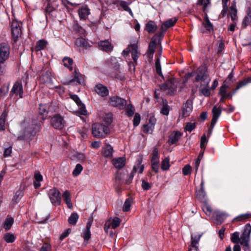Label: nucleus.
Listing matches in <instances>:
<instances>
[{
	"instance_id": "obj_1",
	"label": "nucleus",
	"mask_w": 251,
	"mask_h": 251,
	"mask_svg": "<svg viewBox=\"0 0 251 251\" xmlns=\"http://www.w3.org/2000/svg\"><path fill=\"white\" fill-rule=\"evenodd\" d=\"M131 53V57L133 61H128V69L131 73H134L135 70V66L137 65V60L139 56V53L138 51V46L137 44H133L129 46L126 49L124 50L122 52L123 56L127 59V57H129V54Z\"/></svg>"
},
{
	"instance_id": "obj_2",
	"label": "nucleus",
	"mask_w": 251,
	"mask_h": 251,
	"mask_svg": "<svg viewBox=\"0 0 251 251\" xmlns=\"http://www.w3.org/2000/svg\"><path fill=\"white\" fill-rule=\"evenodd\" d=\"M196 75L195 82H201V83H206L208 85L211 79L207 73V67L205 64L201 65L196 71H194Z\"/></svg>"
},
{
	"instance_id": "obj_3",
	"label": "nucleus",
	"mask_w": 251,
	"mask_h": 251,
	"mask_svg": "<svg viewBox=\"0 0 251 251\" xmlns=\"http://www.w3.org/2000/svg\"><path fill=\"white\" fill-rule=\"evenodd\" d=\"M92 129L93 136L98 138H105L110 132L109 126L99 123L93 124Z\"/></svg>"
},
{
	"instance_id": "obj_4",
	"label": "nucleus",
	"mask_w": 251,
	"mask_h": 251,
	"mask_svg": "<svg viewBox=\"0 0 251 251\" xmlns=\"http://www.w3.org/2000/svg\"><path fill=\"white\" fill-rule=\"evenodd\" d=\"M40 123H34L28 128H25L23 132V134L19 138L29 142L34 138L36 133L40 131Z\"/></svg>"
},
{
	"instance_id": "obj_5",
	"label": "nucleus",
	"mask_w": 251,
	"mask_h": 251,
	"mask_svg": "<svg viewBox=\"0 0 251 251\" xmlns=\"http://www.w3.org/2000/svg\"><path fill=\"white\" fill-rule=\"evenodd\" d=\"M10 47L8 44L6 43H1L0 44V75L3 73V68L1 66L9 56ZM2 90L0 88V97L1 95Z\"/></svg>"
},
{
	"instance_id": "obj_6",
	"label": "nucleus",
	"mask_w": 251,
	"mask_h": 251,
	"mask_svg": "<svg viewBox=\"0 0 251 251\" xmlns=\"http://www.w3.org/2000/svg\"><path fill=\"white\" fill-rule=\"evenodd\" d=\"M251 233V226L250 224H247L244 226V231L241 237V244L245 251H248L250 250L249 241Z\"/></svg>"
},
{
	"instance_id": "obj_7",
	"label": "nucleus",
	"mask_w": 251,
	"mask_h": 251,
	"mask_svg": "<svg viewBox=\"0 0 251 251\" xmlns=\"http://www.w3.org/2000/svg\"><path fill=\"white\" fill-rule=\"evenodd\" d=\"M24 90L21 80H18L15 81L10 92V95L11 96H14L18 99H21L23 97Z\"/></svg>"
},
{
	"instance_id": "obj_8",
	"label": "nucleus",
	"mask_w": 251,
	"mask_h": 251,
	"mask_svg": "<svg viewBox=\"0 0 251 251\" xmlns=\"http://www.w3.org/2000/svg\"><path fill=\"white\" fill-rule=\"evenodd\" d=\"M109 103L111 106L121 110L125 108L126 100L118 96H113L109 98Z\"/></svg>"
},
{
	"instance_id": "obj_9",
	"label": "nucleus",
	"mask_w": 251,
	"mask_h": 251,
	"mask_svg": "<svg viewBox=\"0 0 251 251\" xmlns=\"http://www.w3.org/2000/svg\"><path fill=\"white\" fill-rule=\"evenodd\" d=\"M51 126L57 129H62L66 125L64 118L59 114H55L52 117L50 121Z\"/></svg>"
},
{
	"instance_id": "obj_10",
	"label": "nucleus",
	"mask_w": 251,
	"mask_h": 251,
	"mask_svg": "<svg viewBox=\"0 0 251 251\" xmlns=\"http://www.w3.org/2000/svg\"><path fill=\"white\" fill-rule=\"evenodd\" d=\"M48 196L51 203L54 205H59L61 203V197L60 192L55 188H53L49 190Z\"/></svg>"
},
{
	"instance_id": "obj_11",
	"label": "nucleus",
	"mask_w": 251,
	"mask_h": 251,
	"mask_svg": "<svg viewBox=\"0 0 251 251\" xmlns=\"http://www.w3.org/2000/svg\"><path fill=\"white\" fill-rule=\"evenodd\" d=\"M121 220L118 217H115L112 220H108L106 222L104 226V230L106 233H108V230L112 227L113 229H115L116 227L120 226Z\"/></svg>"
},
{
	"instance_id": "obj_12",
	"label": "nucleus",
	"mask_w": 251,
	"mask_h": 251,
	"mask_svg": "<svg viewBox=\"0 0 251 251\" xmlns=\"http://www.w3.org/2000/svg\"><path fill=\"white\" fill-rule=\"evenodd\" d=\"M11 32L12 38L14 41H16L17 39L21 34V29L19 24L16 21H13L11 24Z\"/></svg>"
},
{
	"instance_id": "obj_13",
	"label": "nucleus",
	"mask_w": 251,
	"mask_h": 251,
	"mask_svg": "<svg viewBox=\"0 0 251 251\" xmlns=\"http://www.w3.org/2000/svg\"><path fill=\"white\" fill-rule=\"evenodd\" d=\"M201 234H192L191 235V248L188 251H198L199 248L197 244H199Z\"/></svg>"
},
{
	"instance_id": "obj_14",
	"label": "nucleus",
	"mask_w": 251,
	"mask_h": 251,
	"mask_svg": "<svg viewBox=\"0 0 251 251\" xmlns=\"http://www.w3.org/2000/svg\"><path fill=\"white\" fill-rule=\"evenodd\" d=\"M193 110V102L191 100H187L182 107V114L183 117L189 116Z\"/></svg>"
},
{
	"instance_id": "obj_15",
	"label": "nucleus",
	"mask_w": 251,
	"mask_h": 251,
	"mask_svg": "<svg viewBox=\"0 0 251 251\" xmlns=\"http://www.w3.org/2000/svg\"><path fill=\"white\" fill-rule=\"evenodd\" d=\"M94 90L101 97H105L109 95V90L107 87L101 83L97 84L94 87Z\"/></svg>"
},
{
	"instance_id": "obj_16",
	"label": "nucleus",
	"mask_w": 251,
	"mask_h": 251,
	"mask_svg": "<svg viewBox=\"0 0 251 251\" xmlns=\"http://www.w3.org/2000/svg\"><path fill=\"white\" fill-rule=\"evenodd\" d=\"M182 136V133L179 131H174L169 137L168 143L170 145L176 143Z\"/></svg>"
},
{
	"instance_id": "obj_17",
	"label": "nucleus",
	"mask_w": 251,
	"mask_h": 251,
	"mask_svg": "<svg viewBox=\"0 0 251 251\" xmlns=\"http://www.w3.org/2000/svg\"><path fill=\"white\" fill-rule=\"evenodd\" d=\"M161 89L163 90H169L171 92H174L176 89L174 78L169 79L161 86Z\"/></svg>"
},
{
	"instance_id": "obj_18",
	"label": "nucleus",
	"mask_w": 251,
	"mask_h": 251,
	"mask_svg": "<svg viewBox=\"0 0 251 251\" xmlns=\"http://www.w3.org/2000/svg\"><path fill=\"white\" fill-rule=\"evenodd\" d=\"M24 188H22V186H20L18 190L15 192L12 199V202L13 204H17L20 201L24 195Z\"/></svg>"
},
{
	"instance_id": "obj_19",
	"label": "nucleus",
	"mask_w": 251,
	"mask_h": 251,
	"mask_svg": "<svg viewBox=\"0 0 251 251\" xmlns=\"http://www.w3.org/2000/svg\"><path fill=\"white\" fill-rule=\"evenodd\" d=\"M213 117L211 120V126L214 127L219 117L221 114L222 110L219 107L214 106L212 110Z\"/></svg>"
},
{
	"instance_id": "obj_20",
	"label": "nucleus",
	"mask_w": 251,
	"mask_h": 251,
	"mask_svg": "<svg viewBox=\"0 0 251 251\" xmlns=\"http://www.w3.org/2000/svg\"><path fill=\"white\" fill-rule=\"evenodd\" d=\"M78 13L80 19L85 20L90 14V10L87 5H84L78 9Z\"/></svg>"
},
{
	"instance_id": "obj_21",
	"label": "nucleus",
	"mask_w": 251,
	"mask_h": 251,
	"mask_svg": "<svg viewBox=\"0 0 251 251\" xmlns=\"http://www.w3.org/2000/svg\"><path fill=\"white\" fill-rule=\"evenodd\" d=\"M214 215L215 217V223L217 225H221L227 216L226 213L220 211H215Z\"/></svg>"
},
{
	"instance_id": "obj_22",
	"label": "nucleus",
	"mask_w": 251,
	"mask_h": 251,
	"mask_svg": "<svg viewBox=\"0 0 251 251\" xmlns=\"http://www.w3.org/2000/svg\"><path fill=\"white\" fill-rule=\"evenodd\" d=\"M99 48L106 52L112 50L113 47L111 44L108 40L100 41L98 43Z\"/></svg>"
},
{
	"instance_id": "obj_23",
	"label": "nucleus",
	"mask_w": 251,
	"mask_h": 251,
	"mask_svg": "<svg viewBox=\"0 0 251 251\" xmlns=\"http://www.w3.org/2000/svg\"><path fill=\"white\" fill-rule=\"evenodd\" d=\"M177 19L176 18L170 19L164 23L161 26V30L165 32L167 29L174 26L176 23Z\"/></svg>"
},
{
	"instance_id": "obj_24",
	"label": "nucleus",
	"mask_w": 251,
	"mask_h": 251,
	"mask_svg": "<svg viewBox=\"0 0 251 251\" xmlns=\"http://www.w3.org/2000/svg\"><path fill=\"white\" fill-rule=\"evenodd\" d=\"M50 109V106L49 103H41L38 108L39 114L43 117H46L49 113Z\"/></svg>"
},
{
	"instance_id": "obj_25",
	"label": "nucleus",
	"mask_w": 251,
	"mask_h": 251,
	"mask_svg": "<svg viewBox=\"0 0 251 251\" xmlns=\"http://www.w3.org/2000/svg\"><path fill=\"white\" fill-rule=\"evenodd\" d=\"M125 157H119L112 160V164L114 166L118 169L122 168L125 165Z\"/></svg>"
},
{
	"instance_id": "obj_26",
	"label": "nucleus",
	"mask_w": 251,
	"mask_h": 251,
	"mask_svg": "<svg viewBox=\"0 0 251 251\" xmlns=\"http://www.w3.org/2000/svg\"><path fill=\"white\" fill-rule=\"evenodd\" d=\"M211 89L208 87V85L206 83H201L200 92V94L205 97H209L210 95Z\"/></svg>"
},
{
	"instance_id": "obj_27",
	"label": "nucleus",
	"mask_w": 251,
	"mask_h": 251,
	"mask_svg": "<svg viewBox=\"0 0 251 251\" xmlns=\"http://www.w3.org/2000/svg\"><path fill=\"white\" fill-rule=\"evenodd\" d=\"M62 198L66 204L69 208L72 209L73 208V204L71 201L70 193L66 190L62 195Z\"/></svg>"
},
{
	"instance_id": "obj_28",
	"label": "nucleus",
	"mask_w": 251,
	"mask_h": 251,
	"mask_svg": "<svg viewBox=\"0 0 251 251\" xmlns=\"http://www.w3.org/2000/svg\"><path fill=\"white\" fill-rule=\"evenodd\" d=\"M202 25L207 32L210 33L211 32L213 31L214 29L213 25L210 22L207 15L205 16L204 22L202 23Z\"/></svg>"
},
{
	"instance_id": "obj_29",
	"label": "nucleus",
	"mask_w": 251,
	"mask_h": 251,
	"mask_svg": "<svg viewBox=\"0 0 251 251\" xmlns=\"http://www.w3.org/2000/svg\"><path fill=\"white\" fill-rule=\"evenodd\" d=\"M159 154L156 148H154L152 152L151 163H159Z\"/></svg>"
},
{
	"instance_id": "obj_30",
	"label": "nucleus",
	"mask_w": 251,
	"mask_h": 251,
	"mask_svg": "<svg viewBox=\"0 0 251 251\" xmlns=\"http://www.w3.org/2000/svg\"><path fill=\"white\" fill-rule=\"evenodd\" d=\"M157 25L152 21H150L146 25V29L149 33H154L157 29Z\"/></svg>"
},
{
	"instance_id": "obj_31",
	"label": "nucleus",
	"mask_w": 251,
	"mask_h": 251,
	"mask_svg": "<svg viewBox=\"0 0 251 251\" xmlns=\"http://www.w3.org/2000/svg\"><path fill=\"white\" fill-rule=\"evenodd\" d=\"M155 48L156 46L154 45V41L151 42L149 44L148 49L147 52V56L149 58H152L153 57Z\"/></svg>"
},
{
	"instance_id": "obj_32",
	"label": "nucleus",
	"mask_w": 251,
	"mask_h": 251,
	"mask_svg": "<svg viewBox=\"0 0 251 251\" xmlns=\"http://www.w3.org/2000/svg\"><path fill=\"white\" fill-rule=\"evenodd\" d=\"M251 218V214L245 213L239 215L233 219V222L236 221H245Z\"/></svg>"
},
{
	"instance_id": "obj_33",
	"label": "nucleus",
	"mask_w": 251,
	"mask_h": 251,
	"mask_svg": "<svg viewBox=\"0 0 251 251\" xmlns=\"http://www.w3.org/2000/svg\"><path fill=\"white\" fill-rule=\"evenodd\" d=\"M113 148L108 145L106 146L103 151V155L107 158H111L113 157Z\"/></svg>"
},
{
	"instance_id": "obj_34",
	"label": "nucleus",
	"mask_w": 251,
	"mask_h": 251,
	"mask_svg": "<svg viewBox=\"0 0 251 251\" xmlns=\"http://www.w3.org/2000/svg\"><path fill=\"white\" fill-rule=\"evenodd\" d=\"M14 223V219L12 217H7L4 221L3 225V228L6 230H9Z\"/></svg>"
},
{
	"instance_id": "obj_35",
	"label": "nucleus",
	"mask_w": 251,
	"mask_h": 251,
	"mask_svg": "<svg viewBox=\"0 0 251 251\" xmlns=\"http://www.w3.org/2000/svg\"><path fill=\"white\" fill-rule=\"evenodd\" d=\"M127 2L121 0L120 1V6L126 11H127L129 13V14L132 16L133 17V14L130 8L128 6V4Z\"/></svg>"
},
{
	"instance_id": "obj_36",
	"label": "nucleus",
	"mask_w": 251,
	"mask_h": 251,
	"mask_svg": "<svg viewBox=\"0 0 251 251\" xmlns=\"http://www.w3.org/2000/svg\"><path fill=\"white\" fill-rule=\"evenodd\" d=\"M48 42L45 40H40L37 42L35 49L37 51L41 50L45 48Z\"/></svg>"
},
{
	"instance_id": "obj_37",
	"label": "nucleus",
	"mask_w": 251,
	"mask_h": 251,
	"mask_svg": "<svg viewBox=\"0 0 251 251\" xmlns=\"http://www.w3.org/2000/svg\"><path fill=\"white\" fill-rule=\"evenodd\" d=\"M78 215L76 213H73L71 214L68 219V222L70 225L73 226L75 225L78 221Z\"/></svg>"
},
{
	"instance_id": "obj_38",
	"label": "nucleus",
	"mask_w": 251,
	"mask_h": 251,
	"mask_svg": "<svg viewBox=\"0 0 251 251\" xmlns=\"http://www.w3.org/2000/svg\"><path fill=\"white\" fill-rule=\"evenodd\" d=\"M102 121L105 123V126H109L113 121V114L111 113H108L104 115Z\"/></svg>"
},
{
	"instance_id": "obj_39",
	"label": "nucleus",
	"mask_w": 251,
	"mask_h": 251,
	"mask_svg": "<svg viewBox=\"0 0 251 251\" xmlns=\"http://www.w3.org/2000/svg\"><path fill=\"white\" fill-rule=\"evenodd\" d=\"M126 107H125L126 115L128 117L132 116L133 115L135 110L134 107L131 103H129L128 104H126Z\"/></svg>"
},
{
	"instance_id": "obj_40",
	"label": "nucleus",
	"mask_w": 251,
	"mask_h": 251,
	"mask_svg": "<svg viewBox=\"0 0 251 251\" xmlns=\"http://www.w3.org/2000/svg\"><path fill=\"white\" fill-rule=\"evenodd\" d=\"M3 239L7 243H13L16 238L14 235L11 233H6L4 235Z\"/></svg>"
},
{
	"instance_id": "obj_41",
	"label": "nucleus",
	"mask_w": 251,
	"mask_h": 251,
	"mask_svg": "<svg viewBox=\"0 0 251 251\" xmlns=\"http://www.w3.org/2000/svg\"><path fill=\"white\" fill-rule=\"evenodd\" d=\"M142 160L141 158H139L136 162V164L133 167H136L137 168V172L139 174H142L144 169V166L142 165Z\"/></svg>"
},
{
	"instance_id": "obj_42",
	"label": "nucleus",
	"mask_w": 251,
	"mask_h": 251,
	"mask_svg": "<svg viewBox=\"0 0 251 251\" xmlns=\"http://www.w3.org/2000/svg\"><path fill=\"white\" fill-rule=\"evenodd\" d=\"M45 2H47V5L46 7L45 12L46 14H50L53 11L55 10V8L52 5L50 0H45Z\"/></svg>"
},
{
	"instance_id": "obj_43",
	"label": "nucleus",
	"mask_w": 251,
	"mask_h": 251,
	"mask_svg": "<svg viewBox=\"0 0 251 251\" xmlns=\"http://www.w3.org/2000/svg\"><path fill=\"white\" fill-rule=\"evenodd\" d=\"M155 71L156 73L161 77H163V75L161 71V67L160 64V59L157 58L155 62Z\"/></svg>"
},
{
	"instance_id": "obj_44",
	"label": "nucleus",
	"mask_w": 251,
	"mask_h": 251,
	"mask_svg": "<svg viewBox=\"0 0 251 251\" xmlns=\"http://www.w3.org/2000/svg\"><path fill=\"white\" fill-rule=\"evenodd\" d=\"M231 241L235 244L241 243V238H239V233L238 232H235L232 233L230 237Z\"/></svg>"
},
{
	"instance_id": "obj_45",
	"label": "nucleus",
	"mask_w": 251,
	"mask_h": 251,
	"mask_svg": "<svg viewBox=\"0 0 251 251\" xmlns=\"http://www.w3.org/2000/svg\"><path fill=\"white\" fill-rule=\"evenodd\" d=\"M169 158L166 157L161 162V169L164 171L168 170L170 168Z\"/></svg>"
},
{
	"instance_id": "obj_46",
	"label": "nucleus",
	"mask_w": 251,
	"mask_h": 251,
	"mask_svg": "<svg viewBox=\"0 0 251 251\" xmlns=\"http://www.w3.org/2000/svg\"><path fill=\"white\" fill-rule=\"evenodd\" d=\"M206 193L204 189L202 188L197 192V197L201 201H205Z\"/></svg>"
},
{
	"instance_id": "obj_47",
	"label": "nucleus",
	"mask_w": 251,
	"mask_h": 251,
	"mask_svg": "<svg viewBox=\"0 0 251 251\" xmlns=\"http://www.w3.org/2000/svg\"><path fill=\"white\" fill-rule=\"evenodd\" d=\"M250 82H251V78H249L247 80L244 79L242 81H239L237 84V86L235 88L236 90H238L240 88Z\"/></svg>"
},
{
	"instance_id": "obj_48",
	"label": "nucleus",
	"mask_w": 251,
	"mask_h": 251,
	"mask_svg": "<svg viewBox=\"0 0 251 251\" xmlns=\"http://www.w3.org/2000/svg\"><path fill=\"white\" fill-rule=\"evenodd\" d=\"M82 79V75L80 74L77 73L76 71H75L74 77L72 80L70 81V82L76 81L79 84H81L83 83Z\"/></svg>"
},
{
	"instance_id": "obj_49",
	"label": "nucleus",
	"mask_w": 251,
	"mask_h": 251,
	"mask_svg": "<svg viewBox=\"0 0 251 251\" xmlns=\"http://www.w3.org/2000/svg\"><path fill=\"white\" fill-rule=\"evenodd\" d=\"M62 62H63L64 66L67 68H71L73 63V60L70 57H65L62 59Z\"/></svg>"
},
{
	"instance_id": "obj_50",
	"label": "nucleus",
	"mask_w": 251,
	"mask_h": 251,
	"mask_svg": "<svg viewBox=\"0 0 251 251\" xmlns=\"http://www.w3.org/2000/svg\"><path fill=\"white\" fill-rule=\"evenodd\" d=\"M83 170V167L80 164H77L76 165L75 167V169L74 170L73 172V175L74 176H78L81 172H82Z\"/></svg>"
},
{
	"instance_id": "obj_51",
	"label": "nucleus",
	"mask_w": 251,
	"mask_h": 251,
	"mask_svg": "<svg viewBox=\"0 0 251 251\" xmlns=\"http://www.w3.org/2000/svg\"><path fill=\"white\" fill-rule=\"evenodd\" d=\"M131 204V201L129 199H127L124 202L123 210L124 211H128L130 210Z\"/></svg>"
},
{
	"instance_id": "obj_52",
	"label": "nucleus",
	"mask_w": 251,
	"mask_h": 251,
	"mask_svg": "<svg viewBox=\"0 0 251 251\" xmlns=\"http://www.w3.org/2000/svg\"><path fill=\"white\" fill-rule=\"evenodd\" d=\"M154 127L151 126L150 125L146 124L143 126V131L144 133L147 134L152 133Z\"/></svg>"
},
{
	"instance_id": "obj_53",
	"label": "nucleus",
	"mask_w": 251,
	"mask_h": 251,
	"mask_svg": "<svg viewBox=\"0 0 251 251\" xmlns=\"http://www.w3.org/2000/svg\"><path fill=\"white\" fill-rule=\"evenodd\" d=\"M227 87V86L225 84L222 85L220 87V91L219 92V95L222 96V98H226V93H227V92H226Z\"/></svg>"
},
{
	"instance_id": "obj_54",
	"label": "nucleus",
	"mask_w": 251,
	"mask_h": 251,
	"mask_svg": "<svg viewBox=\"0 0 251 251\" xmlns=\"http://www.w3.org/2000/svg\"><path fill=\"white\" fill-rule=\"evenodd\" d=\"M229 14L231 20L234 22L236 18L237 10L233 6H231L230 8Z\"/></svg>"
},
{
	"instance_id": "obj_55",
	"label": "nucleus",
	"mask_w": 251,
	"mask_h": 251,
	"mask_svg": "<svg viewBox=\"0 0 251 251\" xmlns=\"http://www.w3.org/2000/svg\"><path fill=\"white\" fill-rule=\"evenodd\" d=\"M137 172V168H136V167H133V169L132 170V171L131 172V173H130L129 176H128V178L127 180H126V184H130V183H131L132 180H133V177L135 174V173Z\"/></svg>"
},
{
	"instance_id": "obj_56",
	"label": "nucleus",
	"mask_w": 251,
	"mask_h": 251,
	"mask_svg": "<svg viewBox=\"0 0 251 251\" xmlns=\"http://www.w3.org/2000/svg\"><path fill=\"white\" fill-rule=\"evenodd\" d=\"M141 117L139 113H136L133 120V125L134 126H137L140 122Z\"/></svg>"
},
{
	"instance_id": "obj_57",
	"label": "nucleus",
	"mask_w": 251,
	"mask_h": 251,
	"mask_svg": "<svg viewBox=\"0 0 251 251\" xmlns=\"http://www.w3.org/2000/svg\"><path fill=\"white\" fill-rule=\"evenodd\" d=\"M196 126L195 123H188L184 128V130L185 131L191 132L195 128Z\"/></svg>"
},
{
	"instance_id": "obj_58",
	"label": "nucleus",
	"mask_w": 251,
	"mask_h": 251,
	"mask_svg": "<svg viewBox=\"0 0 251 251\" xmlns=\"http://www.w3.org/2000/svg\"><path fill=\"white\" fill-rule=\"evenodd\" d=\"M251 23V18L249 15H248V16H246L242 22V26L244 28H246L248 25H250Z\"/></svg>"
},
{
	"instance_id": "obj_59",
	"label": "nucleus",
	"mask_w": 251,
	"mask_h": 251,
	"mask_svg": "<svg viewBox=\"0 0 251 251\" xmlns=\"http://www.w3.org/2000/svg\"><path fill=\"white\" fill-rule=\"evenodd\" d=\"M71 98L76 103L78 106H81L82 102L79 98L76 95H71Z\"/></svg>"
},
{
	"instance_id": "obj_60",
	"label": "nucleus",
	"mask_w": 251,
	"mask_h": 251,
	"mask_svg": "<svg viewBox=\"0 0 251 251\" xmlns=\"http://www.w3.org/2000/svg\"><path fill=\"white\" fill-rule=\"evenodd\" d=\"M207 140L206 139V136L205 134H203L201 136V139L200 147L201 149H203L205 147L206 144L207 143Z\"/></svg>"
},
{
	"instance_id": "obj_61",
	"label": "nucleus",
	"mask_w": 251,
	"mask_h": 251,
	"mask_svg": "<svg viewBox=\"0 0 251 251\" xmlns=\"http://www.w3.org/2000/svg\"><path fill=\"white\" fill-rule=\"evenodd\" d=\"M110 62H111V64L114 65L113 67L115 68L116 70L119 69L120 64L117 62V59L116 57H112L110 59Z\"/></svg>"
},
{
	"instance_id": "obj_62",
	"label": "nucleus",
	"mask_w": 251,
	"mask_h": 251,
	"mask_svg": "<svg viewBox=\"0 0 251 251\" xmlns=\"http://www.w3.org/2000/svg\"><path fill=\"white\" fill-rule=\"evenodd\" d=\"M191 166L190 165L187 164L185 165L182 169V173L184 176L188 175L190 173Z\"/></svg>"
},
{
	"instance_id": "obj_63",
	"label": "nucleus",
	"mask_w": 251,
	"mask_h": 251,
	"mask_svg": "<svg viewBox=\"0 0 251 251\" xmlns=\"http://www.w3.org/2000/svg\"><path fill=\"white\" fill-rule=\"evenodd\" d=\"M51 246L48 243H44L41 247L40 251H50L51 250Z\"/></svg>"
},
{
	"instance_id": "obj_64",
	"label": "nucleus",
	"mask_w": 251,
	"mask_h": 251,
	"mask_svg": "<svg viewBox=\"0 0 251 251\" xmlns=\"http://www.w3.org/2000/svg\"><path fill=\"white\" fill-rule=\"evenodd\" d=\"M161 113L164 115H168L169 113V106L167 104L163 106Z\"/></svg>"
}]
</instances>
